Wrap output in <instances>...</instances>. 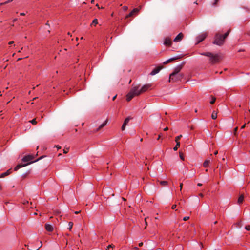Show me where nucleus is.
I'll use <instances>...</instances> for the list:
<instances>
[{"label": "nucleus", "mask_w": 250, "mask_h": 250, "mask_svg": "<svg viewBox=\"0 0 250 250\" xmlns=\"http://www.w3.org/2000/svg\"><path fill=\"white\" fill-rule=\"evenodd\" d=\"M184 77V75L183 74H175V75L172 76V75H169V82H175L178 81H180Z\"/></svg>", "instance_id": "obj_5"}, {"label": "nucleus", "mask_w": 250, "mask_h": 250, "mask_svg": "<svg viewBox=\"0 0 250 250\" xmlns=\"http://www.w3.org/2000/svg\"><path fill=\"white\" fill-rule=\"evenodd\" d=\"M222 161H225V158H222Z\"/></svg>", "instance_id": "obj_64"}, {"label": "nucleus", "mask_w": 250, "mask_h": 250, "mask_svg": "<svg viewBox=\"0 0 250 250\" xmlns=\"http://www.w3.org/2000/svg\"><path fill=\"white\" fill-rule=\"evenodd\" d=\"M207 37L206 33H202L197 37V43H200L203 41Z\"/></svg>", "instance_id": "obj_9"}, {"label": "nucleus", "mask_w": 250, "mask_h": 250, "mask_svg": "<svg viewBox=\"0 0 250 250\" xmlns=\"http://www.w3.org/2000/svg\"><path fill=\"white\" fill-rule=\"evenodd\" d=\"M217 221H215V222H214V224H217Z\"/></svg>", "instance_id": "obj_61"}, {"label": "nucleus", "mask_w": 250, "mask_h": 250, "mask_svg": "<svg viewBox=\"0 0 250 250\" xmlns=\"http://www.w3.org/2000/svg\"><path fill=\"white\" fill-rule=\"evenodd\" d=\"M69 151V148H65L63 149V153L64 154H66Z\"/></svg>", "instance_id": "obj_32"}, {"label": "nucleus", "mask_w": 250, "mask_h": 250, "mask_svg": "<svg viewBox=\"0 0 250 250\" xmlns=\"http://www.w3.org/2000/svg\"><path fill=\"white\" fill-rule=\"evenodd\" d=\"M80 212H81V211H76L75 212V213L76 214H78L80 213Z\"/></svg>", "instance_id": "obj_47"}, {"label": "nucleus", "mask_w": 250, "mask_h": 250, "mask_svg": "<svg viewBox=\"0 0 250 250\" xmlns=\"http://www.w3.org/2000/svg\"><path fill=\"white\" fill-rule=\"evenodd\" d=\"M243 200H244V196H243V195H241L238 199V203L239 204H241L243 202Z\"/></svg>", "instance_id": "obj_18"}, {"label": "nucleus", "mask_w": 250, "mask_h": 250, "mask_svg": "<svg viewBox=\"0 0 250 250\" xmlns=\"http://www.w3.org/2000/svg\"><path fill=\"white\" fill-rule=\"evenodd\" d=\"M91 3L93 4L94 3V0H91Z\"/></svg>", "instance_id": "obj_54"}, {"label": "nucleus", "mask_w": 250, "mask_h": 250, "mask_svg": "<svg viewBox=\"0 0 250 250\" xmlns=\"http://www.w3.org/2000/svg\"><path fill=\"white\" fill-rule=\"evenodd\" d=\"M181 58V56H177L176 57H173V58H170L169 59L167 60V61H165L164 63V64H167L173 61H174V60H177L179 58Z\"/></svg>", "instance_id": "obj_14"}, {"label": "nucleus", "mask_w": 250, "mask_h": 250, "mask_svg": "<svg viewBox=\"0 0 250 250\" xmlns=\"http://www.w3.org/2000/svg\"><path fill=\"white\" fill-rule=\"evenodd\" d=\"M21 59H22V58H19V59H18V61L21 60Z\"/></svg>", "instance_id": "obj_62"}, {"label": "nucleus", "mask_w": 250, "mask_h": 250, "mask_svg": "<svg viewBox=\"0 0 250 250\" xmlns=\"http://www.w3.org/2000/svg\"><path fill=\"white\" fill-rule=\"evenodd\" d=\"M96 6H97L99 9H103V8H104L103 7H101V8H100V7H99V5H98V4H97L96 5Z\"/></svg>", "instance_id": "obj_44"}, {"label": "nucleus", "mask_w": 250, "mask_h": 250, "mask_svg": "<svg viewBox=\"0 0 250 250\" xmlns=\"http://www.w3.org/2000/svg\"><path fill=\"white\" fill-rule=\"evenodd\" d=\"M225 39L223 38V35L219 33H217L214 37L213 43L219 46H221L224 42Z\"/></svg>", "instance_id": "obj_4"}, {"label": "nucleus", "mask_w": 250, "mask_h": 250, "mask_svg": "<svg viewBox=\"0 0 250 250\" xmlns=\"http://www.w3.org/2000/svg\"><path fill=\"white\" fill-rule=\"evenodd\" d=\"M199 195H200L201 197H203V194H202V193H200V194H199Z\"/></svg>", "instance_id": "obj_56"}, {"label": "nucleus", "mask_w": 250, "mask_h": 250, "mask_svg": "<svg viewBox=\"0 0 250 250\" xmlns=\"http://www.w3.org/2000/svg\"><path fill=\"white\" fill-rule=\"evenodd\" d=\"M145 224H146V226L145 229H146V226L147 225V222H146V218H145Z\"/></svg>", "instance_id": "obj_46"}, {"label": "nucleus", "mask_w": 250, "mask_h": 250, "mask_svg": "<svg viewBox=\"0 0 250 250\" xmlns=\"http://www.w3.org/2000/svg\"><path fill=\"white\" fill-rule=\"evenodd\" d=\"M161 136V135L160 134V135L158 136V138H157V140H159V139L160 138Z\"/></svg>", "instance_id": "obj_55"}, {"label": "nucleus", "mask_w": 250, "mask_h": 250, "mask_svg": "<svg viewBox=\"0 0 250 250\" xmlns=\"http://www.w3.org/2000/svg\"><path fill=\"white\" fill-rule=\"evenodd\" d=\"M182 137V135H180L176 137V138H175V142H179V140Z\"/></svg>", "instance_id": "obj_28"}, {"label": "nucleus", "mask_w": 250, "mask_h": 250, "mask_svg": "<svg viewBox=\"0 0 250 250\" xmlns=\"http://www.w3.org/2000/svg\"><path fill=\"white\" fill-rule=\"evenodd\" d=\"M237 129H238V127H235V129H234V133H235L237 132Z\"/></svg>", "instance_id": "obj_45"}, {"label": "nucleus", "mask_w": 250, "mask_h": 250, "mask_svg": "<svg viewBox=\"0 0 250 250\" xmlns=\"http://www.w3.org/2000/svg\"><path fill=\"white\" fill-rule=\"evenodd\" d=\"M176 145L173 148V150L174 151H176L178 149V148L180 146V142H176Z\"/></svg>", "instance_id": "obj_21"}, {"label": "nucleus", "mask_w": 250, "mask_h": 250, "mask_svg": "<svg viewBox=\"0 0 250 250\" xmlns=\"http://www.w3.org/2000/svg\"><path fill=\"white\" fill-rule=\"evenodd\" d=\"M245 125H246V124H244V125H243L241 126V129L244 128H245Z\"/></svg>", "instance_id": "obj_48"}, {"label": "nucleus", "mask_w": 250, "mask_h": 250, "mask_svg": "<svg viewBox=\"0 0 250 250\" xmlns=\"http://www.w3.org/2000/svg\"><path fill=\"white\" fill-rule=\"evenodd\" d=\"M180 157L181 158V160H184V156H183V154L182 153L180 152Z\"/></svg>", "instance_id": "obj_33"}, {"label": "nucleus", "mask_w": 250, "mask_h": 250, "mask_svg": "<svg viewBox=\"0 0 250 250\" xmlns=\"http://www.w3.org/2000/svg\"><path fill=\"white\" fill-rule=\"evenodd\" d=\"M13 1V0H8V1H6L5 3H6V4L9 3Z\"/></svg>", "instance_id": "obj_39"}, {"label": "nucleus", "mask_w": 250, "mask_h": 250, "mask_svg": "<svg viewBox=\"0 0 250 250\" xmlns=\"http://www.w3.org/2000/svg\"><path fill=\"white\" fill-rule=\"evenodd\" d=\"M29 122L31 123V124H32L33 125H35L37 123V122L36 121V119H34L30 121Z\"/></svg>", "instance_id": "obj_25"}, {"label": "nucleus", "mask_w": 250, "mask_h": 250, "mask_svg": "<svg viewBox=\"0 0 250 250\" xmlns=\"http://www.w3.org/2000/svg\"><path fill=\"white\" fill-rule=\"evenodd\" d=\"M209 163H210V161H209V160H206V161L204 162V163H203V166H204V167H208V165H209Z\"/></svg>", "instance_id": "obj_22"}, {"label": "nucleus", "mask_w": 250, "mask_h": 250, "mask_svg": "<svg viewBox=\"0 0 250 250\" xmlns=\"http://www.w3.org/2000/svg\"><path fill=\"white\" fill-rule=\"evenodd\" d=\"M230 32V30H228L224 35H223V38L225 40V39L227 37Z\"/></svg>", "instance_id": "obj_29"}, {"label": "nucleus", "mask_w": 250, "mask_h": 250, "mask_svg": "<svg viewBox=\"0 0 250 250\" xmlns=\"http://www.w3.org/2000/svg\"><path fill=\"white\" fill-rule=\"evenodd\" d=\"M168 129V127H166V128H164V131H167Z\"/></svg>", "instance_id": "obj_50"}, {"label": "nucleus", "mask_w": 250, "mask_h": 250, "mask_svg": "<svg viewBox=\"0 0 250 250\" xmlns=\"http://www.w3.org/2000/svg\"><path fill=\"white\" fill-rule=\"evenodd\" d=\"M56 147L58 149L61 148V146L58 145L56 146Z\"/></svg>", "instance_id": "obj_42"}, {"label": "nucleus", "mask_w": 250, "mask_h": 250, "mask_svg": "<svg viewBox=\"0 0 250 250\" xmlns=\"http://www.w3.org/2000/svg\"><path fill=\"white\" fill-rule=\"evenodd\" d=\"M245 229L247 230H249L250 229V226H245Z\"/></svg>", "instance_id": "obj_35"}, {"label": "nucleus", "mask_w": 250, "mask_h": 250, "mask_svg": "<svg viewBox=\"0 0 250 250\" xmlns=\"http://www.w3.org/2000/svg\"><path fill=\"white\" fill-rule=\"evenodd\" d=\"M164 44L167 46H170L172 44L171 39L169 37H167L164 41Z\"/></svg>", "instance_id": "obj_12"}, {"label": "nucleus", "mask_w": 250, "mask_h": 250, "mask_svg": "<svg viewBox=\"0 0 250 250\" xmlns=\"http://www.w3.org/2000/svg\"><path fill=\"white\" fill-rule=\"evenodd\" d=\"M143 245V242H140V243H139V247H142Z\"/></svg>", "instance_id": "obj_41"}, {"label": "nucleus", "mask_w": 250, "mask_h": 250, "mask_svg": "<svg viewBox=\"0 0 250 250\" xmlns=\"http://www.w3.org/2000/svg\"><path fill=\"white\" fill-rule=\"evenodd\" d=\"M139 87V86H136L131 89L130 92L126 95L127 101H130L134 96H138L141 94Z\"/></svg>", "instance_id": "obj_3"}, {"label": "nucleus", "mask_w": 250, "mask_h": 250, "mask_svg": "<svg viewBox=\"0 0 250 250\" xmlns=\"http://www.w3.org/2000/svg\"><path fill=\"white\" fill-rule=\"evenodd\" d=\"M183 65V64H181V65H179L177 66V67H176L174 68L173 72L170 75H172V76H173V75H175V74H180L179 72L182 68Z\"/></svg>", "instance_id": "obj_8"}, {"label": "nucleus", "mask_w": 250, "mask_h": 250, "mask_svg": "<svg viewBox=\"0 0 250 250\" xmlns=\"http://www.w3.org/2000/svg\"><path fill=\"white\" fill-rule=\"evenodd\" d=\"M17 20V19H14L13 20V22H15Z\"/></svg>", "instance_id": "obj_59"}, {"label": "nucleus", "mask_w": 250, "mask_h": 250, "mask_svg": "<svg viewBox=\"0 0 250 250\" xmlns=\"http://www.w3.org/2000/svg\"><path fill=\"white\" fill-rule=\"evenodd\" d=\"M62 155V154L61 153H60L58 154V156H61Z\"/></svg>", "instance_id": "obj_63"}, {"label": "nucleus", "mask_w": 250, "mask_h": 250, "mask_svg": "<svg viewBox=\"0 0 250 250\" xmlns=\"http://www.w3.org/2000/svg\"><path fill=\"white\" fill-rule=\"evenodd\" d=\"M25 15V13H20V15H21V16H24Z\"/></svg>", "instance_id": "obj_49"}, {"label": "nucleus", "mask_w": 250, "mask_h": 250, "mask_svg": "<svg viewBox=\"0 0 250 250\" xmlns=\"http://www.w3.org/2000/svg\"><path fill=\"white\" fill-rule=\"evenodd\" d=\"M217 117V113L215 111H213L212 115L211 118L212 119H216Z\"/></svg>", "instance_id": "obj_19"}, {"label": "nucleus", "mask_w": 250, "mask_h": 250, "mask_svg": "<svg viewBox=\"0 0 250 250\" xmlns=\"http://www.w3.org/2000/svg\"><path fill=\"white\" fill-rule=\"evenodd\" d=\"M131 119V118L130 117H127L124 121V122L122 125V130H124L125 129L126 125H127L128 123Z\"/></svg>", "instance_id": "obj_10"}, {"label": "nucleus", "mask_w": 250, "mask_h": 250, "mask_svg": "<svg viewBox=\"0 0 250 250\" xmlns=\"http://www.w3.org/2000/svg\"><path fill=\"white\" fill-rule=\"evenodd\" d=\"M184 35L183 33H180L174 39V42H178L181 41L183 38Z\"/></svg>", "instance_id": "obj_11"}, {"label": "nucleus", "mask_w": 250, "mask_h": 250, "mask_svg": "<svg viewBox=\"0 0 250 250\" xmlns=\"http://www.w3.org/2000/svg\"><path fill=\"white\" fill-rule=\"evenodd\" d=\"M5 4H6L5 2H3V3H0V5H4Z\"/></svg>", "instance_id": "obj_52"}, {"label": "nucleus", "mask_w": 250, "mask_h": 250, "mask_svg": "<svg viewBox=\"0 0 250 250\" xmlns=\"http://www.w3.org/2000/svg\"><path fill=\"white\" fill-rule=\"evenodd\" d=\"M45 229L47 231H49V232H51L53 230V226L48 224H46L45 225Z\"/></svg>", "instance_id": "obj_15"}, {"label": "nucleus", "mask_w": 250, "mask_h": 250, "mask_svg": "<svg viewBox=\"0 0 250 250\" xmlns=\"http://www.w3.org/2000/svg\"><path fill=\"white\" fill-rule=\"evenodd\" d=\"M139 11V9L138 8H134L131 12H130L128 14H127L125 16V19H127L129 17H133L134 16H136V15L138 14Z\"/></svg>", "instance_id": "obj_6"}, {"label": "nucleus", "mask_w": 250, "mask_h": 250, "mask_svg": "<svg viewBox=\"0 0 250 250\" xmlns=\"http://www.w3.org/2000/svg\"><path fill=\"white\" fill-rule=\"evenodd\" d=\"M46 25L49 26V24L48 23V21H47V23H46Z\"/></svg>", "instance_id": "obj_58"}, {"label": "nucleus", "mask_w": 250, "mask_h": 250, "mask_svg": "<svg viewBox=\"0 0 250 250\" xmlns=\"http://www.w3.org/2000/svg\"><path fill=\"white\" fill-rule=\"evenodd\" d=\"M114 246L113 245H109L107 249H106V250H113V247H114Z\"/></svg>", "instance_id": "obj_31"}, {"label": "nucleus", "mask_w": 250, "mask_h": 250, "mask_svg": "<svg viewBox=\"0 0 250 250\" xmlns=\"http://www.w3.org/2000/svg\"><path fill=\"white\" fill-rule=\"evenodd\" d=\"M40 245L39 247H36L35 248H31V250H38L42 246V243L41 241L40 242Z\"/></svg>", "instance_id": "obj_23"}, {"label": "nucleus", "mask_w": 250, "mask_h": 250, "mask_svg": "<svg viewBox=\"0 0 250 250\" xmlns=\"http://www.w3.org/2000/svg\"><path fill=\"white\" fill-rule=\"evenodd\" d=\"M176 205L174 204L172 206L171 208L172 209H174L176 208Z\"/></svg>", "instance_id": "obj_37"}, {"label": "nucleus", "mask_w": 250, "mask_h": 250, "mask_svg": "<svg viewBox=\"0 0 250 250\" xmlns=\"http://www.w3.org/2000/svg\"><path fill=\"white\" fill-rule=\"evenodd\" d=\"M197 185H198V186H201L202 185V184H201V183H198V184H197Z\"/></svg>", "instance_id": "obj_53"}, {"label": "nucleus", "mask_w": 250, "mask_h": 250, "mask_svg": "<svg viewBox=\"0 0 250 250\" xmlns=\"http://www.w3.org/2000/svg\"><path fill=\"white\" fill-rule=\"evenodd\" d=\"M10 169H9L6 172L2 173L0 177L1 178H2V177H4V176H6V175H8L10 174Z\"/></svg>", "instance_id": "obj_20"}, {"label": "nucleus", "mask_w": 250, "mask_h": 250, "mask_svg": "<svg viewBox=\"0 0 250 250\" xmlns=\"http://www.w3.org/2000/svg\"><path fill=\"white\" fill-rule=\"evenodd\" d=\"M182 187H183V184H182V183H181V184H180V190H182Z\"/></svg>", "instance_id": "obj_43"}, {"label": "nucleus", "mask_w": 250, "mask_h": 250, "mask_svg": "<svg viewBox=\"0 0 250 250\" xmlns=\"http://www.w3.org/2000/svg\"><path fill=\"white\" fill-rule=\"evenodd\" d=\"M73 222H69L68 223V226H69V228H68V229L71 230V229L73 227Z\"/></svg>", "instance_id": "obj_27"}, {"label": "nucleus", "mask_w": 250, "mask_h": 250, "mask_svg": "<svg viewBox=\"0 0 250 250\" xmlns=\"http://www.w3.org/2000/svg\"><path fill=\"white\" fill-rule=\"evenodd\" d=\"M183 65V64H181V65H179L177 66V67H176L174 68L173 72L170 75H172V76H173V75H175V74H180L179 72L182 68Z\"/></svg>", "instance_id": "obj_7"}, {"label": "nucleus", "mask_w": 250, "mask_h": 250, "mask_svg": "<svg viewBox=\"0 0 250 250\" xmlns=\"http://www.w3.org/2000/svg\"><path fill=\"white\" fill-rule=\"evenodd\" d=\"M160 183L162 186H166L167 184V182L166 181H162L160 182Z\"/></svg>", "instance_id": "obj_30"}, {"label": "nucleus", "mask_w": 250, "mask_h": 250, "mask_svg": "<svg viewBox=\"0 0 250 250\" xmlns=\"http://www.w3.org/2000/svg\"><path fill=\"white\" fill-rule=\"evenodd\" d=\"M162 69L161 67H158L157 68H155L151 73L150 75H154L156 74H157L160 70Z\"/></svg>", "instance_id": "obj_16"}, {"label": "nucleus", "mask_w": 250, "mask_h": 250, "mask_svg": "<svg viewBox=\"0 0 250 250\" xmlns=\"http://www.w3.org/2000/svg\"><path fill=\"white\" fill-rule=\"evenodd\" d=\"M150 85L149 84L144 85L140 89V93H142L145 92L150 87Z\"/></svg>", "instance_id": "obj_13"}, {"label": "nucleus", "mask_w": 250, "mask_h": 250, "mask_svg": "<svg viewBox=\"0 0 250 250\" xmlns=\"http://www.w3.org/2000/svg\"><path fill=\"white\" fill-rule=\"evenodd\" d=\"M98 24V20L97 19H95L93 20V21H92V24H91V25H92V24L94 25L95 26L96 25H97Z\"/></svg>", "instance_id": "obj_26"}, {"label": "nucleus", "mask_w": 250, "mask_h": 250, "mask_svg": "<svg viewBox=\"0 0 250 250\" xmlns=\"http://www.w3.org/2000/svg\"><path fill=\"white\" fill-rule=\"evenodd\" d=\"M2 189V187L0 185V190Z\"/></svg>", "instance_id": "obj_60"}, {"label": "nucleus", "mask_w": 250, "mask_h": 250, "mask_svg": "<svg viewBox=\"0 0 250 250\" xmlns=\"http://www.w3.org/2000/svg\"><path fill=\"white\" fill-rule=\"evenodd\" d=\"M14 43V41H10L9 42L8 44L11 45V44H12Z\"/></svg>", "instance_id": "obj_40"}, {"label": "nucleus", "mask_w": 250, "mask_h": 250, "mask_svg": "<svg viewBox=\"0 0 250 250\" xmlns=\"http://www.w3.org/2000/svg\"><path fill=\"white\" fill-rule=\"evenodd\" d=\"M189 217H188V216H186V217H184L183 218V220H184V221H187L188 220V219H189Z\"/></svg>", "instance_id": "obj_34"}, {"label": "nucleus", "mask_w": 250, "mask_h": 250, "mask_svg": "<svg viewBox=\"0 0 250 250\" xmlns=\"http://www.w3.org/2000/svg\"><path fill=\"white\" fill-rule=\"evenodd\" d=\"M218 154V151H216L215 152H214V154L215 155H216Z\"/></svg>", "instance_id": "obj_57"}, {"label": "nucleus", "mask_w": 250, "mask_h": 250, "mask_svg": "<svg viewBox=\"0 0 250 250\" xmlns=\"http://www.w3.org/2000/svg\"><path fill=\"white\" fill-rule=\"evenodd\" d=\"M211 97L212 100L210 102V103L212 104L215 103V100H216V98L212 96H211Z\"/></svg>", "instance_id": "obj_24"}, {"label": "nucleus", "mask_w": 250, "mask_h": 250, "mask_svg": "<svg viewBox=\"0 0 250 250\" xmlns=\"http://www.w3.org/2000/svg\"><path fill=\"white\" fill-rule=\"evenodd\" d=\"M34 157L31 155H28L24 156L22 159V162H28V163H27L26 164H18L14 168V170L17 171L18 169H19V168H20L21 167H25L33 162H37L39 160L42 159V157H41L40 158L37 159L36 160L32 161V160L34 159Z\"/></svg>", "instance_id": "obj_1"}, {"label": "nucleus", "mask_w": 250, "mask_h": 250, "mask_svg": "<svg viewBox=\"0 0 250 250\" xmlns=\"http://www.w3.org/2000/svg\"><path fill=\"white\" fill-rule=\"evenodd\" d=\"M116 97H117V95H115V96H114V97H113V98H112V100H114L116 99Z\"/></svg>", "instance_id": "obj_51"}, {"label": "nucleus", "mask_w": 250, "mask_h": 250, "mask_svg": "<svg viewBox=\"0 0 250 250\" xmlns=\"http://www.w3.org/2000/svg\"><path fill=\"white\" fill-rule=\"evenodd\" d=\"M219 0H215V2H214V3L213 4V5H215L217 4V3L218 2Z\"/></svg>", "instance_id": "obj_38"}, {"label": "nucleus", "mask_w": 250, "mask_h": 250, "mask_svg": "<svg viewBox=\"0 0 250 250\" xmlns=\"http://www.w3.org/2000/svg\"><path fill=\"white\" fill-rule=\"evenodd\" d=\"M123 9L124 11H126L128 9V7L126 6L123 7Z\"/></svg>", "instance_id": "obj_36"}, {"label": "nucleus", "mask_w": 250, "mask_h": 250, "mask_svg": "<svg viewBox=\"0 0 250 250\" xmlns=\"http://www.w3.org/2000/svg\"><path fill=\"white\" fill-rule=\"evenodd\" d=\"M107 122H108V120L107 119L105 120V121L102 124H101L96 130H95V132H97L99 130H100L101 128H102L103 127H104V126H105L107 123Z\"/></svg>", "instance_id": "obj_17"}, {"label": "nucleus", "mask_w": 250, "mask_h": 250, "mask_svg": "<svg viewBox=\"0 0 250 250\" xmlns=\"http://www.w3.org/2000/svg\"><path fill=\"white\" fill-rule=\"evenodd\" d=\"M201 55L207 56L209 58V61L211 64H214L219 62L221 56L218 54H213L211 52H207L201 53Z\"/></svg>", "instance_id": "obj_2"}]
</instances>
